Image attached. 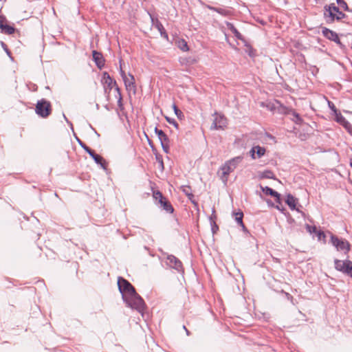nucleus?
Masks as SVG:
<instances>
[{
  "label": "nucleus",
  "mask_w": 352,
  "mask_h": 352,
  "mask_svg": "<svg viewBox=\"0 0 352 352\" xmlns=\"http://www.w3.org/2000/svg\"><path fill=\"white\" fill-rule=\"evenodd\" d=\"M118 286L122 295V298L128 307L136 309L140 313L142 312L145 303L141 296L136 293L133 286L122 277H119L118 279Z\"/></svg>",
  "instance_id": "obj_1"
},
{
  "label": "nucleus",
  "mask_w": 352,
  "mask_h": 352,
  "mask_svg": "<svg viewBox=\"0 0 352 352\" xmlns=\"http://www.w3.org/2000/svg\"><path fill=\"white\" fill-rule=\"evenodd\" d=\"M243 157L242 156L235 157L227 161L221 167L222 171L220 177L223 182L226 184L228 182V175L233 172L237 166L242 162Z\"/></svg>",
  "instance_id": "obj_2"
},
{
  "label": "nucleus",
  "mask_w": 352,
  "mask_h": 352,
  "mask_svg": "<svg viewBox=\"0 0 352 352\" xmlns=\"http://www.w3.org/2000/svg\"><path fill=\"white\" fill-rule=\"evenodd\" d=\"M324 16L328 22H332L334 20L340 21L346 16V14L340 11L338 7L334 3L326 5L324 7Z\"/></svg>",
  "instance_id": "obj_3"
},
{
  "label": "nucleus",
  "mask_w": 352,
  "mask_h": 352,
  "mask_svg": "<svg viewBox=\"0 0 352 352\" xmlns=\"http://www.w3.org/2000/svg\"><path fill=\"white\" fill-rule=\"evenodd\" d=\"M35 111L41 117L47 118L52 111L51 104L45 99L38 100L36 105Z\"/></svg>",
  "instance_id": "obj_4"
},
{
  "label": "nucleus",
  "mask_w": 352,
  "mask_h": 352,
  "mask_svg": "<svg viewBox=\"0 0 352 352\" xmlns=\"http://www.w3.org/2000/svg\"><path fill=\"white\" fill-rule=\"evenodd\" d=\"M335 268L340 272L346 274L352 277V261L335 259Z\"/></svg>",
  "instance_id": "obj_5"
},
{
  "label": "nucleus",
  "mask_w": 352,
  "mask_h": 352,
  "mask_svg": "<svg viewBox=\"0 0 352 352\" xmlns=\"http://www.w3.org/2000/svg\"><path fill=\"white\" fill-rule=\"evenodd\" d=\"M331 242L338 251H343L344 253H347L350 250L349 243L346 240L339 239L336 236H331Z\"/></svg>",
  "instance_id": "obj_6"
},
{
  "label": "nucleus",
  "mask_w": 352,
  "mask_h": 352,
  "mask_svg": "<svg viewBox=\"0 0 352 352\" xmlns=\"http://www.w3.org/2000/svg\"><path fill=\"white\" fill-rule=\"evenodd\" d=\"M214 120L210 126L212 130L223 129L227 125V119L220 113L215 112L213 114Z\"/></svg>",
  "instance_id": "obj_7"
},
{
  "label": "nucleus",
  "mask_w": 352,
  "mask_h": 352,
  "mask_svg": "<svg viewBox=\"0 0 352 352\" xmlns=\"http://www.w3.org/2000/svg\"><path fill=\"white\" fill-rule=\"evenodd\" d=\"M166 263L171 268L176 270L178 272H183L182 262L173 255H168Z\"/></svg>",
  "instance_id": "obj_8"
},
{
  "label": "nucleus",
  "mask_w": 352,
  "mask_h": 352,
  "mask_svg": "<svg viewBox=\"0 0 352 352\" xmlns=\"http://www.w3.org/2000/svg\"><path fill=\"white\" fill-rule=\"evenodd\" d=\"M102 82L104 84V90L105 94H109L110 91L116 85V82L111 78L107 72H104L102 76Z\"/></svg>",
  "instance_id": "obj_9"
},
{
  "label": "nucleus",
  "mask_w": 352,
  "mask_h": 352,
  "mask_svg": "<svg viewBox=\"0 0 352 352\" xmlns=\"http://www.w3.org/2000/svg\"><path fill=\"white\" fill-rule=\"evenodd\" d=\"M155 133L157 135L158 138L161 142L163 150L168 153V150L169 148V139L168 136L165 134V133L161 130L158 129L157 127L155 128Z\"/></svg>",
  "instance_id": "obj_10"
},
{
  "label": "nucleus",
  "mask_w": 352,
  "mask_h": 352,
  "mask_svg": "<svg viewBox=\"0 0 352 352\" xmlns=\"http://www.w3.org/2000/svg\"><path fill=\"white\" fill-rule=\"evenodd\" d=\"M266 149L259 145L254 146L249 151L250 156L252 160L261 158L265 155Z\"/></svg>",
  "instance_id": "obj_11"
},
{
  "label": "nucleus",
  "mask_w": 352,
  "mask_h": 352,
  "mask_svg": "<svg viewBox=\"0 0 352 352\" xmlns=\"http://www.w3.org/2000/svg\"><path fill=\"white\" fill-rule=\"evenodd\" d=\"M85 151L94 159L96 164H99L103 169H106L105 161L102 156L95 153L91 148H85Z\"/></svg>",
  "instance_id": "obj_12"
},
{
  "label": "nucleus",
  "mask_w": 352,
  "mask_h": 352,
  "mask_svg": "<svg viewBox=\"0 0 352 352\" xmlns=\"http://www.w3.org/2000/svg\"><path fill=\"white\" fill-rule=\"evenodd\" d=\"M323 34L326 38L328 39L333 41L336 42L337 44H338L341 47H343L344 45L340 42V40L339 38V36L338 34L332 30H330L327 28H325L323 30Z\"/></svg>",
  "instance_id": "obj_13"
},
{
  "label": "nucleus",
  "mask_w": 352,
  "mask_h": 352,
  "mask_svg": "<svg viewBox=\"0 0 352 352\" xmlns=\"http://www.w3.org/2000/svg\"><path fill=\"white\" fill-rule=\"evenodd\" d=\"M123 81L124 82L126 90L129 91H132L135 94L136 91V86L134 76L131 74H129L128 76L125 78Z\"/></svg>",
  "instance_id": "obj_14"
},
{
  "label": "nucleus",
  "mask_w": 352,
  "mask_h": 352,
  "mask_svg": "<svg viewBox=\"0 0 352 352\" xmlns=\"http://www.w3.org/2000/svg\"><path fill=\"white\" fill-rule=\"evenodd\" d=\"M92 55L97 67L102 69L104 65V59L102 54L97 51H93Z\"/></svg>",
  "instance_id": "obj_15"
},
{
  "label": "nucleus",
  "mask_w": 352,
  "mask_h": 352,
  "mask_svg": "<svg viewBox=\"0 0 352 352\" xmlns=\"http://www.w3.org/2000/svg\"><path fill=\"white\" fill-rule=\"evenodd\" d=\"M261 189L265 194L276 197V202H278L279 204L280 203V194L278 193L276 191L274 190L273 189H272L271 188H270L268 186H265V187L261 186Z\"/></svg>",
  "instance_id": "obj_16"
},
{
  "label": "nucleus",
  "mask_w": 352,
  "mask_h": 352,
  "mask_svg": "<svg viewBox=\"0 0 352 352\" xmlns=\"http://www.w3.org/2000/svg\"><path fill=\"white\" fill-rule=\"evenodd\" d=\"M296 202H297V200L293 195H292L290 194H288L287 195L286 203L289 206V207L290 208L291 210H298V209H296Z\"/></svg>",
  "instance_id": "obj_17"
},
{
  "label": "nucleus",
  "mask_w": 352,
  "mask_h": 352,
  "mask_svg": "<svg viewBox=\"0 0 352 352\" xmlns=\"http://www.w3.org/2000/svg\"><path fill=\"white\" fill-rule=\"evenodd\" d=\"M233 214L235 216V221L242 228L244 232H248L245 225L243 222V214L242 212H234Z\"/></svg>",
  "instance_id": "obj_18"
},
{
  "label": "nucleus",
  "mask_w": 352,
  "mask_h": 352,
  "mask_svg": "<svg viewBox=\"0 0 352 352\" xmlns=\"http://www.w3.org/2000/svg\"><path fill=\"white\" fill-rule=\"evenodd\" d=\"M226 25L228 27V28L232 32V34L234 35V36L237 38V39H239V40H243V36L241 35V34L236 30V28L234 27V25L231 23H229L228 22L226 23Z\"/></svg>",
  "instance_id": "obj_19"
},
{
  "label": "nucleus",
  "mask_w": 352,
  "mask_h": 352,
  "mask_svg": "<svg viewBox=\"0 0 352 352\" xmlns=\"http://www.w3.org/2000/svg\"><path fill=\"white\" fill-rule=\"evenodd\" d=\"M1 32L6 34H12L15 29L13 26H11L10 25H8L7 23L4 25L1 28Z\"/></svg>",
  "instance_id": "obj_20"
},
{
  "label": "nucleus",
  "mask_w": 352,
  "mask_h": 352,
  "mask_svg": "<svg viewBox=\"0 0 352 352\" xmlns=\"http://www.w3.org/2000/svg\"><path fill=\"white\" fill-rule=\"evenodd\" d=\"M277 111L282 114H290V111H292L291 109H288L287 107L283 106L280 102L277 106Z\"/></svg>",
  "instance_id": "obj_21"
},
{
  "label": "nucleus",
  "mask_w": 352,
  "mask_h": 352,
  "mask_svg": "<svg viewBox=\"0 0 352 352\" xmlns=\"http://www.w3.org/2000/svg\"><path fill=\"white\" fill-rule=\"evenodd\" d=\"M160 206L163 208L164 210H165L168 212H173V208L170 205L169 202H168L166 199L160 204Z\"/></svg>",
  "instance_id": "obj_22"
},
{
  "label": "nucleus",
  "mask_w": 352,
  "mask_h": 352,
  "mask_svg": "<svg viewBox=\"0 0 352 352\" xmlns=\"http://www.w3.org/2000/svg\"><path fill=\"white\" fill-rule=\"evenodd\" d=\"M261 178H266V179H275V175L274 173L271 170H265L263 171L261 176Z\"/></svg>",
  "instance_id": "obj_23"
},
{
  "label": "nucleus",
  "mask_w": 352,
  "mask_h": 352,
  "mask_svg": "<svg viewBox=\"0 0 352 352\" xmlns=\"http://www.w3.org/2000/svg\"><path fill=\"white\" fill-rule=\"evenodd\" d=\"M153 197L155 199L156 201H159L160 204L166 199L160 191L154 192Z\"/></svg>",
  "instance_id": "obj_24"
},
{
  "label": "nucleus",
  "mask_w": 352,
  "mask_h": 352,
  "mask_svg": "<svg viewBox=\"0 0 352 352\" xmlns=\"http://www.w3.org/2000/svg\"><path fill=\"white\" fill-rule=\"evenodd\" d=\"M173 108L174 109V112L175 113V115L177 116V117L179 119V120H182L183 118L184 117V113H182V111L181 110H179L177 106L175 104H173Z\"/></svg>",
  "instance_id": "obj_25"
},
{
  "label": "nucleus",
  "mask_w": 352,
  "mask_h": 352,
  "mask_svg": "<svg viewBox=\"0 0 352 352\" xmlns=\"http://www.w3.org/2000/svg\"><path fill=\"white\" fill-rule=\"evenodd\" d=\"M336 2L338 4V6L341 8H342L344 10H345V11L349 10V6L344 0H336Z\"/></svg>",
  "instance_id": "obj_26"
},
{
  "label": "nucleus",
  "mask_w": 352,
  "mask_h": 352,
  "mask_svg": "<svg viewBox=\"0 0 352 352\" xmlns=\"http://www.w3.org/2000/svg\"><path fill=\"white\" fill-rule=\"evenodd\" d=\"M279 104V101L275 100L274 102L270 103L267 107L270 111L277 110V106Z\"/></svg>",
  "instance_id": "obj_27"
},
{
  "label": "nucleus",
  "mask_w": 352,
  "mask_h": 352,
  "mask_svg": "<svg viewBox=\"0 0 352 352\" xmlns=\"http://www.w3.org/2000/svg\"><path fill=\"white\" fill-rule=\"evenodd\" d=\"M209 8L210 10L217 12L218 13H219L222 15H226V14H227V11L223 9H221V8H213V7H210Z\"/></svg>",
  "instance_id": "obj_28"
},
{
  "label": "nucleus",
  "mask_w": 352,
  "mask_h": 352,
  "mask_svg": "<svg viewBox=\"0 0 352 352\" xmlns=\"http://www.w3.org/2000/svg\"><path fill=\"white\" fill-rule=\"evenodd\" d=\"M306 230L310 234L316 232V226H311L309 224L306 225Z\"/></svg>",
  "instance_id": "obj_29"
},
{
  "label": "nucleus",
  "mask_w": 352,
  "mask_h": 352,
  "mask_svg": "<svg viewBox=\"0 0 352 352\" xmlns=\"http://www.w3.org/2000/svg\"><path fill=\"white\" fill-rule=\"evenodd\" d=\"M290 113H292L296 118L295 122L296 123L298 124V123H300L301 122L302 120H301V118H300V117L298 113H297L296 112H295L292 109V111H290Z\"/></svg>",
  "instance_id": "obj_30"
},
{
  "label": "nucleus",
  "mask_w": 352,
  "mask_h": 352,
  "mask_svg": "<svg viewBox=\"0 0 352 352\" xmlns=\"http://www.w3.org/2000/svg\"><path fill=\"white\" fill-rule=\"evenodd\" d=\"M156 27L158 29V30L160 32L162 35L163 34H164L165 36L167 37V34L165 32H164V27H163L162 23H157V25H156Z\"/></svg>",
  "instance_id": "obj_31"
},
{
  "label": "nucleus",
  "mask_w": 352,
  "mask_h": 352,
  "mask_svg": "<svg viewBox=\"0 0 352 352\" xmlns=\"http://www.w3.org/2000/svg\"><path fill=\"white\" fill-rule=\"evenodd\" d=\"M179 47L184 52L188 50V45H187L186 42H185L184 41H182V43L180 44Z\"/></svg>",
  "instance_id": "obj_32"
},
{
  "label": "nucleus",
  "mask_w": 352,
  "mask_h": 352,
  "mask_svg": "<svg viewBox=\"0 0 352 352\" xmlns=\"http://www.w3.org/2000/svg\"><path fill=\"white\" fill-rule=\"evenodd\" d=\"M166 120L168 123L173 124L176 128H178V124L173 118L166 117Z\"/></svg>",
  "instance_id": "obj_33"
},
{
  "label": "nucleus",
  "mask_w": 352,
  "mask_h": 352,
  "mask_svg": "<svg viewBox=\"0 0 352 352\" xmlns=\"http://www.w3.org/2000/svg\"><path fill=\"white\" fill-rule=\"evenodd\" d=\"M7 23V21L4 16H0V29Z\"/></svg>",
  "instance_id": "obj_34"
},
{
  "label": "nucleus",
  "mask_w": 352,
  "mask_h": 352,
  "mask_svg": "<svg viewBox=\"0 0 352 352\" xmlns=\"http://www.w3.org/2000/svg\"><path fill=\"white\" fill-rule=\"evenodd\" d=\"M122 96H121V94H120V96H118V104L120 109H123V104H122Z\"/></svg>",
  "instance_id": "obj_35"
},
{
  "label": "nucleus",
  "mask_w": 352,
  "mask_h": 352,
  "mask_svg": "<svg viewBox=\"0 0 352 352\" xmlns=\"http://www.w3.org/2000/svg\"><path fill=\"white\" fill-rule=\"evenodd\" d=\"M120 75L123 80L128 76V75H126V73L122 70L121 65H120Z\"/></svg>",
  "instance_id": "obj_36"
},
{
  "label": "nucleus",
  "mask_w": 352,
  "mask_h": 352,
  "mask_svg": "<svg viewBox=\"0 0 352 352\" xmlns=\"http://www.w3.org/2000/svg\"><path fill=\"white\" fill-rule=\"evenodd\" d=\"M184 192L189 197L190 199H191L192 197H193V195L192 193L189 192V191L188 190L184 189Z\"/></svg>",
  "instance_id": "obj_37"
},
{
  "label": "nucleus",
  "mask_w": 352,
  "mask_h": 352,
  "mask_svg": "<svg viewBox=\"0 0 352 352\" xmlns=\"http://www.w3.org/2000/svg\"><path fill=\"white\" fill-rule=\"evenodd\" d=\"M1 45H2L3 47L4 48V50H6V53H7L8 55H10V52H9V50L7 49L6 44H5L4 43L1 42Z\"/></svg>",
  "instance_id": "obj_38"
},
{
  "label": "nucleus",
  "mask_w": 352,
  "mask_h": 352,
  "mask_svg": "<svg viewBox=\"0 0 352 352\" xmlns=\"http://www.w3.org/2000/svg\"><path fill=\"white\" fill-rule=\"evenodd\" d=\"M1 45H2L3 47L4 48V50H6V53H7L8 55H10V52H9V50L7 49L6 44H5L4 43L1 42Z\"/></svg>",
  "instance_id": "obj_39"
},
{
  "label": "nucleus",
  "mask_w": 352,
  "mask_h": 352,
  "mask_svg": "<svg viewBox=\"0 0 352 352\" xmlns=\"http://www.w3.org/2000/svg\"><path fill=\"white\" fill-rule=\"evenodd\" d=\"M1 45H2L3 47L4 48V50H6V53H7L8 55H10V52H9V50L7 49L6 44H5L4 43L1 42Z\"/></svg>",
  "instance_id": "obj_40"
},
{
  "label": "nucleus",
  "mask_w": 352,
  "mask_h": 352,
  "mask_svg": "<svg viewBox=\"0 0 352 352\" xmlns=\"http://www.w3.org/2000/svg\"><path fill=\"white\" fill-rule=\"evenodd\" d=\"M1 45H2L3 47L4 48V50H6V53H7L8 55H10V52H9V50L7 49L6 44H5L4 43L1 42Z\"/></svg>",
  "instance_id": "obj_41"
},
{
  "label": "nucleus",
  "mask_w": 352,
  "mask_h": 352,
  "mask_svg": "<svg viewBox=\"0 0 352 352\" xmlns=\"http://www.w3.org/2000/svg\"><path fill=\"white\" fill-rule=\"evenodd\" d=\"M78 141L79 142L80 146L84 148V150L85 151V148H90L89 147H88L87 146H86L85 144L82 143L80 140H78Z\"/></svg>",
  "instance_id": "obj_42"
},
{
  "label": "nucleus",
  "mask_w": 352,
  "mask_h": 352,
  "mask_svg": "<svg viewBox=\"0 0 352 352\" xmlns=\"http://www.w3.org/2000/svg\"><path fill=\"white\" fill-rule=\"evenodd\" d=\"M114 87H115L116 91L118 92V96H120V94H121L120 88L118 87V86L117 85H115Z\"/></svg>",
  "instance_id": "obj_43"
},
{
  "label": "nucleus",
  "mask_w": 352,
  "mask_h": 352,
  "mask_svg": "<svg viewBox=\"0 0 352 352\" xmlns=\"http://www.w3.org/2000/svg\"><path fill=\"white\" fill-rule=\"evenodd\" d=\"M276 209H278V210H280V211H283V208H281V207H280L279 206H276Z\"/></svg>",
  "instance_id": "obj_44"
},
{
  "label": "nucleus",
  "mask_w": 352,
  "mask_h": 352,
  "mask_svg": "<svg viewBox=\"0 0 352 352\" xmlns=\"http://www.w3.org/2000/svg\"><path fill=\"white\" fill-rule=\"evenodd\" d=\"M184 329L186 331L187 334H188V331L186 329V327H185V326H184Z\"/></svg>",
  "instance_id": "obj_45"
},
{
  "label": "nucleus",
  "mask_w": 352,
  "mask_h": 352,
  "mask_svg": "<svg viewBox=\"0 0 352 352\" xmlns=\"http://www.w3.org/2000/svg\"><path fill=\"white\" fill-rule=\"evenodd\" d=\"M350 166H351L352 168V159L350 160Z\"/></svg>",
  "instance_id": "obj_46"
},
{
  "label": "nucleus",
  "mask_w": 352,
  "mask_h": 352,
  "mask_svg": "<svg viewBox=\"0 0 352 352\" xmlns=\"http://www.w3.org/2000/svg\"><path fill=\"white\" fill-rule=\"evenodd\" d=\"M323 233L321 232H319L318 233V235H320V234H322Z\"/></svg>",
  "instance_id": "obj_47"
},
{
  "label": "nucleus",
  "mask_w": 352,
  "mask_h": 352,
  "mask_svg": "<svg viewBox=\"0 0 352 352\" xmlns=\"http://www.w3.org/2000/svg\"><path fill=\"white\" fill-rule=\"evenodd\" d=\"M212 230L213 232H214L215 228H212Z\"/></svg>",
  "instance_id": "obj_48"
},
{
  "label": "nucleus",
  "mask_w": 352,
  "mask_h": 352,
  "mask_svg": "<svg viewBox=\"0 0 352 352\" xmlns=\"http://www.w3.org/2000/svg\"><path fill=\"white\" fill-rule=\"evenodd\" d=\"M212 230L213 232H214L215 228H212Z\"/></svg>",
  "instance_id": "obj_49"
}]
</instances>
